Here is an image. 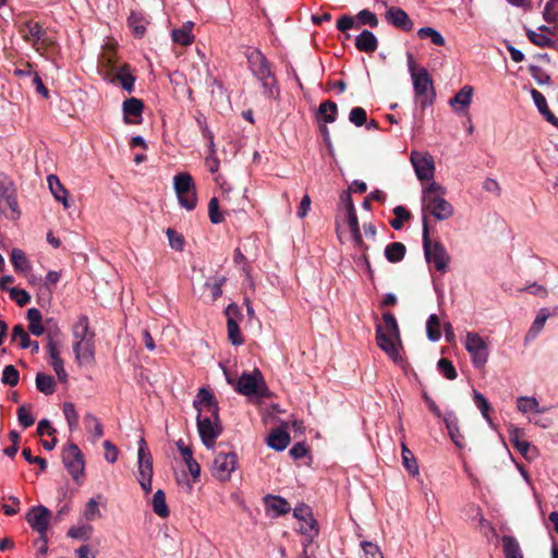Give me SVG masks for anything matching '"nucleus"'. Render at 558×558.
I'll return each instance as SVG.
<instances>
[{"mask_svg":"<svg viewBox=\"0 0 558 558\" xmlns=\"http://www.w3.org/2000/svg\"><path fill=\"white\" fill-rule=\"evenodd\" d=\"M446 189L436 181L427 182L422 189V213L423 217L433 216L438 221L450 219L454 208L446 199Z\"/></svg>","mask_w":558,"mask_h":558,"instance_id":"obj_1","label":"nucleus"},{"mask_svg":"<svg viewBox=\"0 0 558 558\" xmlns=\"http://www.w3.org/2000/svg\"><path fill=\"white\" fill-rule=\"evenodd\" d=\"M376 342L378 347L395 362L401 363V339L396 318L391 313L383 315V323L376 328Z\"/></svg>","mask_w":558,"mask_h":558,"instance_id":"obj_2","label":"nucleus"},{"mask_svg":"<svg viewBox=\"0 0 558 558\" xmlns=\"http://www.w3.org/2000/svg\"><path fill=\"white\" fill-rule=\"evenodd\" d=\"M422 240L426 262L433 264L438 271L446 272L450 262V255L440 241L430 240L428 222L425 216L423 219Z\"/></svg>","mask_w":558,"mask_h":558,"instance_id":"obj_3","label":"nucleus"},{"mask_svg":"<svg viewBox=\"0 0 558 558\" xmlns=\"http://www.w3.org/2000/svg\"><path fill=\"white\" fill-rule=\"evenodd\" d=\"M228 384L235 386V390L246 397H263L266 392V385L262 373L254 369L243 373L238 381L225 372Z\"/></svg>","mask_w":558,"mask_h":558,"instance_id":"obj_4","label":"nucleus"},{"mask_svg":"<svg viewBox=\"0 0 558 558\" xmlns=\"http://www.w3.org/2000/svg\"><path fill=\"white\" fill-rule=\"evenodd\" d=\"M22 38L44 54L54 46V40L48 36L47 31L38 22H26L20 26Z\"/></svg>","mask_w":558,"mask_h":558,"instance_id":"obj_5","label":"nucleus"},{"mask_svg":"<svg viewBox=\"0 0 558 558\" xmlns=\"http://www.w3.org/2000/svg\"><path fill=\"white\" fill-rule=\"evenodd\" d=\"M153 473V457L146 440L142 437L138 440L136 477L146 494L151 492Z\"/></svg>","mask_w":558,"mask_h":558,"instance_id":"obj_6","label":"nucleus"},{"mask_svg":"<svg viewBox=\"0 0 558 558\" xmlns=\"http://www.w3.org/2000/svg\"><path fill=\"white\" fill-rule=\"evenodd\" d=\"M174 190L182 207L192 210L196 206L197 196L193 178L182 172L173 178Z\"/></svg>","mask_w":558,"mask_h":558,"instance_id":"obj_7","label":"nucleus"},{"mask_svg":"<svg viewBox=\"0 0 558 558\" xmlns=\"http://www.w3.org/2000/svg\"><path fill=\"white\" fill-rule=\"evenodd\" d=\"M0 213L11 219L20 216L14 185L3 173H0Z\"/></svg>","mask_w":558,"mask_h":558,"instance_id":"obj_8","label":"nucleus"},{"mask_svg":"<svg viewBox=\"0 0 558 558\" xmlns=\"http://www.w3.org/2000/svg\"><path fill=\"white\" fill-rule=\"evenodd\" d=\"M465 350L471 356V361L476 368H482L488 361L489 350L485 340L474 331L465 336Z\"/></svg>","mask_w":558,"mask_h":558,"instance_id":"obj_9","label":"nucleus"},{"mask_svg":"<svg viewBox=\"0 0 558 558\" xmlns=\"http://www.w3.org/2000/svg\"><path fill=\"white\" fill-rule=\"evenodd\" d=\"M413 85L416 95V101L424 109L434 101L435 93L433 82L425 69L413 72Z\"/></svg>","mask_w":558,"mask_h":558,"instance_id":"obj_10","label":"nucleus"},{"mask_svg":"<svg viewBox=\"0 0 558 558\" xmlns=\"http://www.w3.org/2000/svg\"><path fill=\"white\" fill-rule=\"evenodd\" d=\"M238 468V456L234 452H219L211 464V474L215 478L225 482Z\"/></svg>","mask_w":558,"mask_h":558,"instance_id":"obj_11","label":"nucleus"},{"mask_svg":"<svg viewBox=\"0 0 558 558\" xmlns=\"http://www.w3.org/2000/svg\"><path fill=\"white\" fill-rule=\"evenodd\" d=\"M197 430L204 446L211 449L222 430L219 416L217 418L197 416Z\"/></svg>","mask_w":558,"mask_h":558,"instance_id":"obj_12","label":"nucleus"},{"mask_svg":"<svg viewBox=\"0 0 558 558\" xmlns=\"http://www.w3.org/2000/svg\"><path fill=\"white\" fill-rule=\"evenodd\" d=\"M62 461L75 481H77L84 474V457L76 445L69 444L63 449Z\"/></svg>","mask_w":558,"mask_h":558,"instance_id":"obj_13","label":"nucleus"},{"mask_svg":"<svg viewBox=\"0 0 558 558\" xmlns=\"http://www.w3.org/2000/svg\"><path fill=\"white\" fill-rule=\"evenodd\" d=\"M410 159L420 181H433L435 165L429 154L413 150Z\"/></svg>","mask_w":558,"mask_h":558,"instance_id":"obj_14","label":"nucleus"},{"mask_svg":"<svg viewBox=\"0 0 558 558\" xmlns=\"http://www.w3.org/2000/svg\"><path fill=\"white\" fill-rule=\"evenodd\" d=\"M51 512L45 506L33 507L26 514V521L29 526L40 535V539L46 543V532L49 527Z\"/></svg>","mask_w":558,"mask_h":558,"instance_id":"obj_15","label":"nucleus"},{"mask_svg":"<svg viewBox=\"0 0 558 558\" xmlns=\"http://www.w3.org/2000/svg\"><path fill=\"white\" fill-rule=\"evenodd\" d=\"M341 199H342V202L345 203L347 222H348V228L351 233L352 241L354 242L356 247L366 250L367 247L365 246L363 239H362V234H361L360 226H359V219H357L355 208H354V205H353L350 194L344 193L341 196Z\"/></svg>","mask_w":558,"mask_h":558,"instance_id":"obj_16","label":"nucleus"},{"mask_svg":"<svg viewBox=\"0 0 558 558\" xmlns=\"http://www.w3.org/2000/svg\"><path fill=\"white\" fill-rule=\"evenodd\" d=\"M194 408L197 410V416H207L211 418H217L218 415V404L213 396V393L202 388L198 390L196 399L194 400Z\"/></svg>","mask_w":558,"mask_h":558,"instance_id":"obj_17","label":"nucleus"},{"mask_svg":"<svg viewBox=\"0 0 558 558\" xmlns=\"http://www.w3.org/2000/svg\"><path fill=\"white\" fill-rule=\"evenodd\" d=\"M226 315L228 317V339L233 345H241L244 342L238 325V318L241 317V311L235 304H230L226 310Z\"/></svg>","mask_w":558,"mask_h":558,"instance_id":"obj_18","label":"nucleus"},{"mask_svg":"<svg viewBox=\"0 0 558 558\" xmlns=\"http://www.w3.org/2000/svg\"><path fill=\"white\" fill-rule=\"evenodd\" d=\"M247 60L253 74L260 81H266L270 77L271 72L269 63L265 56L259 50H252L247 54Z\"/></svg>","mask_w":558,"mask_h":558,"instance_id":"obj_19","label":"nucleus"},{"mask_svg":"<svg viewBox=\"0 0 558 558\" xmlns=\"http://www.w3.org/2000/svg\"><path fill=\"white\" fill-rule=\"evenodd\" d=\"M73 351L78 365H92L95 362V344L94 339L73 342Z\"/></svg>","mask_w":558,"mask_h":558,"instance_id":"obj_20","label":"nucleus"},{"mask_svg":"<svg viewBox=\"0 0 558 558\" xmlns=\"http://www.w3.org/2000/svg\"><path fill=\"white\" fill-rule=\"evenodd\" d=\"M517 409L520 413L529 417H534V414H542L547 411V408L541 407L535 397L521 396L517 398Z\"/></svg>","mask_w":558,"mask_h":558,"instance_id":"obj_21","label":"nucleus"},{"mask_svg":"<svg viewBox=\"0 0 558 558\" xmlns=\"http://www.w3.org/2000/svg\"><path fill=\"white\" fill-rule=\"evenodd\" d=\"M386 19L389 23L403 29L410 31L413 27V22L409 17L405 11L400 8H390L386 13Z\"/></svg>","mask_w":558,"mask_h":558,"instance_id":"obj_22","label":"nucleus"},{"mask_svg":"<svg viewBox=\"0 0 558 558\" xmlns=\"http://www.w3.org/2000/svg\"><path fill=\"white\" fill-rule=\"evenodd\" d=\"M474 89L470 85H464L453 98L449 100V105L456 112L463 111L469 108Z\"/></svg>","mask_w":558,"mask_h":558,"instance_id":"obj_23","label":"nucleus"},{"mask_svg":"<svg viewBox=\"0 0 558 558\" xmlns=\"http://www.w3.org/2000/svg\"><path fill=\"white\" fill-rule=\"evenodd\" d=\"M48 186L56 198V201L62 203L64 208L70 207V203L68 201V191L64 189L62 183L60 182L59 178L54 174H50L47 178Z\"/></svg>","mask_w":558,"mask_h":558,"instance_id":"obj_24","label":"nucleus"},{"mask_svg":"<svg viewBox=\"0 0 558 558\" xmlns=\"http://www.w3.org/2000/svg\"><path fill=\"white\" fill-rule=\"evenodd\" d=\"M289 444L290 435L283 428H276L271 430L267 437V445L277 451L284 450Z\"/></svg>","mask_w":558,"mask_h":558,"instance_id":"obj_25","label":"nucleus"},{"mask_svg":"<svg viewBox=\"0 0 558 558\" xmlns=\"http://www.w3.org/2000/svg\"><path fill=\"white\" fill-rule=\"evenodd\" d=\"M73 342H82L94 339V333L89 330L88 319L81 316L72 328Z\"/></svg>","mask_w":558,"mask_h":558,"instance_id":"obj_26","label":"nucleus"},{"mask_svg":"<svg viewBox=\"0 0 558 558\" xmlns=\"http://www.w3.org/2000/svg\"><path fill=\"white\" fill-rule=\"evenodd\" d=\"M144 105L137 98H130L123 102V114L126 123H137V120L131 118H138L143 112Z\"/></svg>","mask_w":558,"mask_h":558,"instance_id":"obj_27","label":"nucleus"},{"mask_svg":"<svg viewBox=\"0 0 558 558\" xmlns=\"http://www.w3.org/2000/svg\"><path fill=\"white\" fill-rule=\"evenodd\" d=\"M549 316H550V314L547 308H541L538 311L534 322L532 323V325L525 336L526 341L534 340L539 335V332L543 330V328L546 324V320L548 319Z\"/></svg>","mask_w":558,"mask_h":558,"instance_id":"obj_28","label":"nucleus"},{"mask_svg":"<svg viewBox=\"0 0 558 558\" xmlns=\"http://www.w3.org/2000/svg\"><path fill=\"white\" fill-rule=\"evenodd\" d=\"M377 38L369 31H363L355 39V46L360 51L373 52L377 49Z\"/></svg>","mask_w":558,"mask_h":558,"instance_id":"obj_29","label":"nucleus"},{"mask_svg":"<svg viewBox=\"0 0 558 558\" xmlns=\"http://www.w3.org/2000/svg\"><path fill=\"white\" fill-rule=\"evenodd\" d=\"M266 508L271 511L274 515L278 517L286 514L290 511L289 502L279 496H268L265 499Z\"/></svg>","mask_w":558,"mask_h":558,"instance_id":"obj_30","label":"nucleus"},{"mask_svg":"<svg viewBox=\"0 0 558 558\" xmlns=\"http://www.w3.org/2000/svg\"><path fill=\"white\" fill-rule=\"evenodd\" d=\"M194 24L186 22L181 28L172 31V40L182 46H189L194 41V35L192 34Z\"/></svg>","mask_w":558,"mask_h":558,"instance_id":"obj_31","label":"nucleus"},{"mask_svg":"<svg viewBox=\"0 0 558 558\" xmlns=\"http://www.w3.org/2000/svg\"><path fill=\"white\" fill-rule=\"evenodd\" d=\"M101 499V495L88 499L82 513V517L85 521H95L102 517L99 508Z\"/></svg>","mask_w":558,"mask_h":558,"instance_id":"obj_32","label":"nucleus"},{"mask_svg":"<svg viewBox=\"0 0 558 558\" xmlns=\"http://www.w3.org/2000/svg\"><path fill=\"white\" fill-rule=\"evenodd\" d=\"M86 429L90 434L92 441L96 442L104 435V428L100 421L92 413H86L84 416Z\"/></svg>","mask_w":558,"mask_h":558,"instance_id":"obj_33","label":"nucleus"},{"mask_svg":"<svg viewBox=\"0 0 558 558\" xmlns=\"http://www.w3.org/2000/svg\"><path fill=\"white\" fill-rule=\"evenodd\" d=\"M204 136L208 140V149H209V154L205 159V165L211 173H215L219 169V159L216 155L214 135L208 130H206L204 132Z\"/></svg>","mask_w":558,"mask_h":558,"instance_id":"obj_34","label":"nucleus"},{"mask_svg":"<svg viewBox=\"0 0 558 558\" xmlns=\"http://www.w3.org/2000/svg\"><path fill=\"white\" fill-rule=\"evenodd\" d=\"M49 355L51 360V365L59 378L60 381H65L68 378V374L63 366V361L59 355V351L57 350L54 343H49Z\"/></svg>","mask_w":558,"mask_h":558,"instance_id":"obj_35","label":"nucleus"},{"mask_svg":"<svg viewBox=\"0 0 558 558\" xmlns=\"http://www.w3.org/2000/svg\"><path fill=\"white\" fill-rule=\"evenodd\" d=\"M502 547L506 558H524L520 544L513 536L504 535Z\"/></svg>","mask_w":558,"mask_h":558,"instance_id":"obj_36","label":"nucleus"},{"mask_svg":"<svg viewBox=\"0 0 558 558\" xmlns=\"http://www.w3.org/2000/svg\"><path fill=\"white\" fill-rule=\"evenodd\" d=\"M11 262L16 272L26 275L31 268L29 260L21 248H13L11 252Z\"/></svg>","mask_w":558,"mask_h":558,"instance_id":"obj_37","label":"nucleus"},{"mask_svg":"<svg viewBox=\"0 0 558 558\" xmlns=\"http://www.w3.org/2000/svg\"><path fill=\"white\" fill-rule=\"evenodd\" d=\"M41 318L43 316L39 310L33 307L27 311V319L29 322L28 329L34 336H41L45 331Z\"/></svg>","mask_w":558,"mask_h":558,"instance_id":"obj_38","label":"nucleus"},{"mask_svg":"<svg viewBox=\"0 0 558 558\" xmlns=\"http://www.w3.org/2000/svg\"><path fill=\"white\" fill-rule=\"evenodd\" d=\"M405 245L401 242H393L386 246L385 256L390 263H398L404 258Z\"/></svg>","mask_w":558,"mask_h":558,"instance_id":"obj_39","label":"nucleus"},{"mask_svg":"<svg viewBox=\"0 0 558 558\" xmlns=\"http://www.w3.org/2000/svg\"><path fill=\"white\" fill-rule=\"evenodd\" d=\"M401 454H402V464L408 470V472L412 475L418 474V465L416 459L412 451L407 447L404 441L401 442Z\"/></svg>","mask_w":558,"mask_h":558,"instance_id":"obj_40","label":"nucleus"},{"mask_svg":"<svg viewBox=\"0 0 558 558\" xmlns=\"http://www.w3.org/2000/svg\"><path fill=\"white\" fill-rule=\"evenodd\" d=\"M154 512L161 517L167 518L170 513L168 505L166 502V495L161 489H158L151 500Z\"/></svg>","mask_w":558,"mask_h":558,"instance_id":"obj_41","label":"nucleus"},{"mask_svg":"<svg viewBox=\"0 0 558 558\" xmlns=\"http://www.w3.org/2000/svg\"><path fill=\"white\" fill-rule=\"evenodd\" d=\"M208 76L209 70L204 62L193 64L189 72V78L193 84H202L203 82L207 81Z\"/></svg>","mask_w":558,"mask_h":558,"instance_id":"obj_42","label":"nucleus"},{"mask_svg":"<svg viewBox=\"0 0 558 558\" xmlns=\"http://www.w3.org/2000/svg\"><path fill=\"white\" fill-rule=\"evenodd\" d=\"M444 422L446 424V428L448 430V434L451 438V440L454 442L458 447H463V437L461 436L458 427V420L457 417H444Z\"/></svg>","mask_w":558,"mask_h":558,"instance_id":"obj_43","label":"nucleus"},{"mask_svg":"<svg viewBox=\"0 0 558 558\" xmlns=\"http://www.w3.org/2000/svg\"><path fill=\"white\" fill-rule=\"evenodd\" d=\"M426 333L430 341H438L441 337L440 320L436 314H432L426 323Z\"/></svg>","mask_w":558,"mask_h":558,"instance_id":"obj_44","label":"nucleus"},{"mask_svg":"<svg viewBox=\"0 0 558 558\" xmlns=\"http://www.w3.org/2000/svg\"><path fill=\"white\" fill-rule=\"evenodd\" d=\"M36 387L45 395H52L54 392V380L50 375L39 373L36 376Z\"/></svg>","mask_w":558,"mask_h":558,"instance_id":"obj_45","label":"nucleus"},{"mask_svg":"<svg viewBox=\"0 0 558 558\" xmlns=\"http://www.w3.org/2000/svg\"><path fill=\"white\" fill-rule=\"evenodd\" d=\"M473 399H474V402H475L476 407L480 409L483 417L486 420V422L489 425H492L493 422H492V418L489 416L490 404L487 401V399L484 397V395H482L477 390H473Z\"/></svg>","mask_w":558,"mask_h":558,"instance_id":"obj_46","label":"nucleus"},{"mask_svg":"<svg viewBox=\"0 0 558 558\" xmlns=\"http://www.w3.org/2000/svg\"><path fill=\"white\" fill-rule=\"evenodd\" d=\"M417 36L421 39L429 38L434 45L444 46L445 38L444 36L433 27H422L417 31Z\"/></svg>","mask_w":558,"mask_h":558,"instance_id":"obj_47","label":"nucleus"},{"mask_svg":"<svg viewBox=\"0 0 558 558\" xmlns=\"http://www.w3.org/2000/svg\"><path fill=\"white\" fill-rule=\"evenodd\" d=\"M63 414L65 416L70 430H75L78 426V414L75 409V405L71 402H65L63 404Z\"/></svg>","mask_w":558,"mask_h":558,"instance_id":"obj_48","label":"nucleus"},{"mask_svg":"<svg viewBox=\"0 0 558 558\" xmlns=\"http://www.w3.org/2000/svg\"><path fill=\"white\" fill-rule=\"evenodd\" d=\"M116 78L121 83L122 87L131 93L133 90L134 76L130 73L128 66H122L118 70Z\"/></svg>","mask_w":558,"mask_h":558,"instance_id":"obj_49","label":"nucleus"},{"mask_svg":"<svg viewBox=\"0 0 558 558\" xmlns=\"http://www.w3.org/2000/svg\"><path fill=\"white\" fill-rule=\"evenodd\" d=\"M298 531L306 537L305 541H310V543H312L318 535L317 521L300 522Z\"/></svg>","mask_w":558,"mask_h":558,"instance_id":"obj_50","label":"nucleus"},{"mask_svg":"<svg viewBox=\"0 0 558 558\" xmlns=\"http://www.w3.org/2000/svg\"><path fill=\"white\" fill-rule=\"evenodd\" d=\"M129 26L131 27L135 37H143L146 31L144 19L137 14L132 13L129 17Z\"/></svg>","mask_w":558,"mask_h":558,"instance_id":"obj_51","label":"nucleus"},{"mask_svg":"<svg viewBox=\"0 0 558 558\" xmlns=\"http://www.w3.org/2000/svg\"><path fill=\"white\" fill-rule=\"evenodd\" d=\"M395 219L391 220L390 225L395 230H400L403 222L411 218L410 211L403 206H397L393 208Z\"/></svg>","mask_w":558,"mask_h":558,"instance_id":"obj_52","label":"nucleus"},{"mask_svg":"<svg viewBox=\"0 0 558 558\" xmlns=\"http://www.w3.org/2000/svg\"><path fill=\"white\" fill-rule=\"evenodd\" d=\"M11 337L13 341H19L20 345L23 349H27L28 347L32 345V340L29 336L21 325H16L13 327Z\"/></svg>","mask_w":558,"mask_h":558,"instance_id":"obj_53","label":"nucleus"},{"mask_svg":"<svg viewBox=\"0 0 558 558\" xmlns=\"http://www.w3.org/2000/svg\"><path fill=\"white\" fill-rule=\"evenodd\" d=\"M337 112V105L332 101H325L319 106V114L326 123L335 121Z\"/></svg>","mask_w":558,"mask_h":558,"instance_id":"obj_54","label":"nucleus"},{"mask_svg":"<svg viewBox=\"0 0 558 558\" xmlns=\"http://www.w3.org/2000/svg\"><path fill=\"white\" fill-rule=\"evenodd\" d=\"M293 515L299 522L316 521L313 517L312 509L304 504L294 508Z\"/></svg>","mask_w":558,"mask_h":558,"instance_id":"obj_55","label":"nucleus"},{"mask_svg":"<svg viewBox=\"0 0 558 558\" xmlns=\"http://www.w3.org/2000/svg\"><path fill=\"white\" fill-rule=\"evenodd\" d=\"M527 37L536 46H539V47L554 46V41L549 37H547L545 34H543L542 32L529 31Z\"/></svg>","mask_w":558,"mask_h":558,"instance_id":"obj_56","label":"nucleus"},{"mask_svg":"<svg viewBox=\"0 0 558 558\" xmlns=\"http://www.w3.org/2000/svg\"><path fill=\"white\" fill-rule=\"evenodd\" d=\"M10 298L16 302L17 305L24 306L31 301V295L23 289L10 288L8 289Z\"/></svg>","mask_w":558,"mask_h":558,"instance_id":"obj_57","label":"nucleus"},{"mask_svg":"<svg viewBox=\"0 0 558 558\" xmlns=\"http://www.w3.org/2000/svg\"><path fill=\"white\" fill-rule=\"evenodd\" d=\"M208 215L213 223L217 225L223 221V215L219 210V204L217 198H211L208 204Z\"/></svg>","mask_w":558,"mask_h":558,"instance_id":"obj_58","label":"nucleus"},{"mask_svg":"<svg viewBox=\"0 0 558 558\" xmlns=\"http://www.w3.org/2000/svg\"><path fill=\"white\" fill-rule=\"evenodd\" d=\"M438 368L442 373V375L449 380H453L458 376L454 366L447 359H440L438 361Z\"/></svg>","mask_w":558,"mask_h":558,"instance_id":"obj_59","label":"nucleus"},{"mask_svg":"<svg viewBox=\"0 0 558 558\" xmlns=\"http://www.w3.org/2000/svg\"><path fill=\"white\" fill-rule=\"evenodd\" d=\"M226 282L225 277H216L213 281L206 282V288L210 290L211 299L215 301L222 294V286Z\"/></svg>","mask_w":558,"mask_h":558,"instance_id":"obj_60","label":"nucleus"},{"mask_svg":"<svg viewBox=\"0 0 558 558\" xmlns=\"http://www.w3.org/2000/svg\"><path fill=\"white\" fill-rule=\"evenodd\" d=\"M2 381L12 387L19 383V372L13 365H8L4 367L2 373Z\"/></svg>","mask_w":558,"mask_h":558,"instance_id":"obj_61","label":"nucleus"},{"mask_svg":"<svg viewBox=\"0 0 558 558\" xmlns=\"http://www.w3.org/2000/svg\"><path fill=\"white\" fill-rule=\"evenodd\" d=\"M17 420L23 427H29L34 424L35 418L31 413L29 408L22 405L17 410Z\"/></svg>","mask_w":558,"mask_h":558,"instance_id":"obj_62","label":"nucleus"},{"mask_svg":"<svg viewBox=\"0 0 558 558\" xmlns=\"http://www.w3.org/2000/svg\"><path fill=\"white\" fill-rule=\"evenodd\" d=\"M366 111L362 107H354L351 112L349 120L356 126H362L366 123Z\"/></svg>","mask_w":558,"mask_h":558,"instance_id":"obj_63","label":"nucleus"},{"mask_svg":"<svg viewBox=\"0 0 558 558\" xmlns=\"http://www.w3.org/2000/svg\"><path fill=\"white\" fill-rule=\"evenodd\" d=\"M365 558H384L379 547L371 542H362L361 544Z\"/></svg>","mask_w":558,"mask_h":558,"instance_id":"obj_64","label":"nucleus"}]
</instances>
